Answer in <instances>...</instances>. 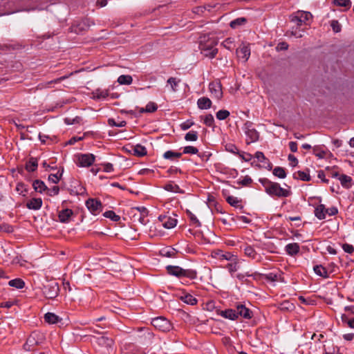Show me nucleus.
Instances as JSON below:
<instances>
[{
    "label": "nucleus",
    "mask_w": 354,
    "mask_h": 354,
    "mask_svg": "<svg viewBox=\"0 0 354 354\" xmlns=\"http://www.w3.org/2000/svg\"><path fill=\"white\" fill-rule=\"evenodd\" d=\"M183 153L186 154H197L198 149L193 146H186L183 148Z\"/></svg>",
    "instance_id": "nucleus-48"
},
{
    "label": "nucleus",
    "mask_w": 354,
    "mask_h": 354,
    "mask_svg": "<svg viewBox=\"0 0 354 354\" xmlns=\"http://www.w3.org/2000/svg\"><path fill=\"white\" fill-rule=\"evenodd\" d=\"M44 340V335L39 331L32 332L28 337L24 345V350L29 351L32 349L35 346L41 344Z\"/></svg>",
    "instance_id": "nucleus-5"
},
{
    "label": "nucleus",
    "mask_w": 354,
    "mask_h": 354,
    "mask_svg": "<svg viewBox=\"0 0 354 354\" xmlns=\"http://www.w3.org/2000/svg\"><path fill=\"white\" fill-rule=\"evenodd\" d=\"M85 204L89 212L93 215H97L102 210L101 202L95 198H88Z\"/></svg>",
    "instance_id": "nucleus-10"
},
{
    "label": "nucleus",
    "mask_w": 354,
    "mask_h": 354,
    "mask_svg": "<svg viewBox=\"0 0 354 354\" xmlns=\"http://www.w3.org/2000/svg\"><path fill=\"white\" fill-rule=\"evenodd\" d=\"M209 89L212 95L217 100H220L223 96L221 84L218 82H211L209 84Z\"/></svg>",
    "instance_id": "nucleus-12"
},
{
    "label": "nucleus",
    "mask_w": 354,
    "mask_h": 354,
    "mask_svg": "<svg viewBox=\"0 0 354 354\" xmlns=\"http://www.w3.org/2000/svg\"><path fill=\"white\" fill-rule=\"evenodd\" d=\"M180 82V80L176 77H169L167 80V84L170 85L171 89L174 92L177 91V87L178 86Z\"/></svg>",
    "instance_id": "nucleus-42"
},
{
    "label": "nucleus",
    "mask_w": 354,
    "mask_h": 354,
    "mask_svg": "<svg viewBox=\"0 0 354 354\" xmlns=\"http://www.w3.org/2000/svg\"><path fill=\"white\" fill-rule=\"evenodd\" d=\"M179 299L188 305L194 306L197 303V299L188 293H184L183 295H180Z\"/></svg>",
    "instance_id": "nucleus-26"
},
{
    "label": "nucleus",
    "mask_w": 354,
    "mask_h": 354,
    "mask_svg": "<svg viewBox=\"0 0 354 354\" xmlns=\"http://www.w3.org/2000/svg\"><path fill=\"white\" fill-rule=\"evenodd\" d=\"M95 161V156L92 153L80 154L77 156V165L82 167L91 166Z\"/></svg>",
    "instance_id": "nucleus-11"
},
{
    "label": "nucleus",
    "mask_w": 354,
    "mask_h": 354,
    "mask_svg": "<svg viewBox=\"0 0 354 354\" xmlns=\"http://www.w3.org/2000/svg\"><path fill=\"white\" fill-rule=\"evenodd\" d=\"M230 115V112L227 110H220L216 114V118L219 120H223L226 119Z\"/></svg>",
    "instance_id": "nucleus-49"
},
{
    "label": "nucleus",
    "mask_w": 354,
    "mask_h": 354,
    "mask_svg": "<svg viewBox=\"0 0 354 354\" xmlns=\"http://www.w3.org/2000/svg\"><path fill=\"white\" fill-rule=\"evenodd\" d=\"M159 220L162 222V226L167 229L174 228L177 225V220L166 216H160Z\"/></svg>",
    "instance_id": "nucleus-18"
},
{
    "label": "nucleus",
    "mask_w": 354,
    "mask_h": 354,
    "mask_svg": "<svg viewBox=\"0 0 354 354\" xmlns=\"http://www.w3.org/2000/svg\"><path fill=\"white\" fill-rule=\"evenodd\" d=\"M313 15L309 12L298 10L290 16V22L293 24L289 32L290 35L296 38H301L304 35V30L301 29L302 25H307L308 21L310 20Z\"/></svg>",
    "instance_id": "nucleus-1"
},
{
    "label": "nucleus",
    "mask_w": 354,
    "mask_h": 354,
    "mask_svg": "<svg viewBox=\"0 0 354 354\" xmlns=\"http://www.w3.org/2000/svg\"><path fill=\"white\" fill-rule=\"evenodd\" d=\"M96 339V342L101 346L105 347L107 349L111 348L113 346V339L111 337H109L104 335H100Z\"/></svg>",
    "instance_id": "nucleus-15"
},
{
    "label": "nucleus",
    "mask_w": 354,
    "mask_h": 354,
    "mask_svg": "<svg viewBox=\"0 0 354 354\" xmlns=\"http://www.w3.org/2000/svg\"><path fill=\"white\" fill-rule=\"evenodd\" d=\"M59 292V287L58 283L52 281H48L47 283L44 285L43 294L48 299L55 298Z\"/></svg>",
    "instance_id": "nucleus-7"
},
{
    "label": "nucleus",
    "mask_w": 354,
    "mask_h": 354,
    "mask_svg": "<svg viewBox=\"0 0 354 354\" xmlns=\"http://www.w3.org/2000/svg\"><path fill=\"white\" fill-rule=\"evenodd\" d=\"M286 252L290 256H294L299 252V245L297 243H288L285 247Z\"/></svg>",
    "instance_id": "nucleus-25"
},
{
    "label": "nucleus",
    "mask_w": 354,
    "mask_h": 354,
    "mask_svg": "<svg viewBox=\"0 0 354 354\" xmlns=\"http://www.w3.org/2000/svg\"><path fill=\"white\" fill-rule=\"evenodd\" d=\"M44 319L46 322L50 324H57L62 321V318H60L58 315L53 313H46L44 315Z\"/></svg>",
    "instance_id": "nucleus-24"
},
{
    "label": "nucleus",
    "mask_w": 354,
    "mask_h": 354,
    "mask_svg": "<svg viewBox=\"0 0 354 354\" xmlns=\"http://www.w3.org/2000/svg\"><path fill=\"white\" fill-rule=\"evenodd\" d=\"M330 26L335 32H339L341 31V26L337 21L333 20L331 21Z\"/></svg>",
    "instance_id": "nucleus-57"
},
{
    "label": "nucleus",
    "mask_w": 354,
    "mask_h": 354,
    "mask_svg": "<svg viewBox=\"0 0 354 354\" xmlns=\"http://www.w3.org/2000/svg\"><path fill=\"white\" fill-rule=\"evenodd\" d=\"M42 200L40 198H33L28 201L26 207L29 209L38 210L41 207Z\"/></svg>",
    "instance_id": "nucleus-21"
},
{
    "label": "nucleus",
    "mask_w": 354,
    "mask_h": 354,
    "mask_svg": "<svg viewBox=\"0 0 354 354\" xmlns=\"http://www.w3.org/2000/svg\"><path fill=\"white\" fill-rule=\"evenodd\" d=\"M236 311L237 317L239 315L245 319H250L252 317V311L243 304H238Z\"/></svg>",
    "instance_id": "nucleus-19"
},
{
    "label": "nucleus",
    "mask_w": 354,
    "mask_h": 354,
    "mask_svg": "<svg viewBox=\"0 0 354 354\" xmlns=\"http://www.w3.org/2000/svg\"><path fill=\"white\" fill-rule=\"evenodd\" d=\"M158 109V106L156 103L153 102H149L145 108H140L139 109V112L140 113H153L155 112Z\"/></svg>",
    "instance_id": "nucleus-30"
},
{
    "label": "nucleus",
    "mask_w": 354,
    "mask_h": 354,
    "mask_svg": "<svg viewBox=\"0 0 354 354\" xmlns=\"http://www.w3.org/2000/svg\"><path fill=\"white\" fill-rule=\"evenodd\" d=\"M133 210H137L139 212V214L137 215V214H134V217H137L138 221L142 224L146 225L148 222V220L147 218L148 216V210L145 207H136L133 209Z\"/></svg>",
    "instance_id": "nucleus-13"
},
{
    "label": "nucleus",
    "mask_w": 354,
    "mask_h": 354,
    "mask_svg": "<svg viewBox=\"0 0 354 354\" xmlns=\"http://www.w3.org/2000/svg\"><path fill=\"white\" fill-rule=\"evenodd\" d=\"M108 123L110 126L118 127H123L127 124L125 121H121L120 123L115 122V121L113 119H109Z\"/></svg>",
    "instance_id": "nucleus-54"
},
{
    "label": "nucleus",
    "mask_w": 354,
    "mask_h": 354,
    "mask_svg": "<svg viewBox=\"0 0 354 354\" xmlns=\"http://www.w3.org/2000/svg\"><path fill=\"white\" fill-rule=\"evenodd\" d=\"M244 253L247 257H248L252 259L257 260V261H260L261 259V255L259 254L254 250V249L250 245H247L245 247Z\"/></svg>",
    "instance_id": "nucleus-22"
},
{
    "label": "nucleus",
    "mask_w": 354,
    "mask_h": 354,
    "mask_svg": "<svg viewBox=\"0 0 354 354\" xmlns=\"http://www.w3.org/2000/svg\"><path fill=\"white\" fill-rule=\"evenodd\" d=\"M313 270H314L315 274H317L318 276H320L324 278L328 277V272H327L326 269L324 267H323L322 266H321V265L315 266L314 267Z\"/></svg>",
    "instance_id": "nucleus-36"
},
{
    "label": "nucleus",
    "mask_w": 354,
    "mask_h": 354,
    "mask_svg": "<svg viewBox=\"0 0 354 354\" xmlns=\"http://www.w3.org/2000/svg\"><path fill=\"white\" fill-rule=\"evenodd\" d=\"M187 214L193 224H194L196 227H199L201 225L200 221L191 211L187 210Z\"/></svg>",
    "instance_id": "nucleus-50"
},
{
    "label": "nucleus",
    "mask_w": 354,
    "mask_h": 354,
    "mask_svg": "<svg viewBox=\"0 0 354 354\" xmlns=\"http://www.w3.org/2000/svg\"><path fill=\"white\" fill-rule=\"evenodd\" d=\"M37 167V160L34 158H30L29 161L26 164V169L28 171H34Z\"/></svg>",
    "instance_id": "nucleus-40"
},
{
    "label": "nucleus",
    "mask_w": 354,
    "mask_h": 354,
    "mask_svg": "<svg viewBox=\"0 0 354 354\" xmlns=\"http://www.w3.org/2000/svg\"><path fill=\"white\" fill-rule=\"evenodd\" d=\"M102 165L104 167V171L109 173L113 171V165L109 162L102 163Z\"/></svg>",
    "instance_id": "nucleus-60"
},
{
    "label": "nucleus",
    "mask_w": 354,
    "mask_h": 354,
    "mask_svg": "<svg viewBox=\"0 0 354 354\" xmlns=\"http://www.w3.org/2000/svg\"><path fill=\"white\" fill-rule=\"evenodd\" d=\"M273 174L279 178L283 179L286 177V172L283 167H276L272 171Z\"/></svg>",
    "instance_id": "nucleus-39"
},
{
    "label": "nucleus",
    "mask_w": 354,
    "mask_h": 354,
    "mask_svg": "<svg viewBox=\"0 0 354 354\" xmlns=\"http://www.w3.org/2000/svg\"><path fill=\"white\" fill-rule=\"evenodd\" d=\"M166 269L168 273L171 275L178 277H185L191 279L196 277V272L191 269H183L177 266H167Z\"/></svg>",
    "instance_id": "nucleus-4"
},
{
    "label": "nucleus",
    "mask_w": 354,
    "mask_h": 354,
    "mask_svg": "<svg viewBox=\"0 0 354 354\" xmlns=\"http://www.w3.org/2000/svg\"><path fill=\"white\" fill-rule=\"evenodd\" d=\"M245 21H246L245 19L243 18V17L234 19L230 22V27L232 28H236L238 26L244 24L245 22Z\"/></svg>",
    "instance_id": "nucleus-51"
},
{
    "label": "nucleus",
    "mask_w": 354,
    "mask_h": 354,
    "mask_svg": "<svg viewBox=\"0 0 354 354\" xmlns=\"http://www.w3.org/2000/svg\"><path fill=\"white\" fill-rule=\"evenodd\" d=\"M342 249L345 252L348 254H352L354 251L353 246L348 243H344L342 245Z\"/></svg>",
    "instance_id": "nucleus-59"
},
{
    "label": "nucleus",
    "mask_w": 354,
    "mask_h": 354,
    "mask_svg": "<svg viewBox=\"0 0 354 354\" xmlns=\"http://www.w3.org/2000/svg\"><path fill=\"white\" fill-rule=\"evenodd\" d=\"M8 284L12 286V287H15L17 289H21V288H23L24 287V282L23 280H21V279H12V280H10L9 282H8Z\"/></svg>",
    "instance_id": "nucleus-41"
},
{
    "label": "nucleus",
    "mask_w": 354,
    "mask_h": 354,
    "mask_svg": "<svg viewBox=\"0 0 354 354\" xmlns=\"http://www.w3.org/2000/svg\"><path fill=\"white\" fill-rule=\"evenodd\" d=\"M32 186L34 189L39 193H42L47 189V187L46 186L45 183L39 180H35L33 182Z\"/></svg>",
    "instance_id": "nucleus-34"
},
{
    "label": "nucleus",
    "mask_w": 354,
    "mask_h": 354,
    "mask_svg": "<svg viewBox=\"0 0 354 354\" xmlns=\"http://www.w3.org/2000/svg\"><path fill=\"white\" fill-rule=\"evenodd\" d=\"M59 188L57 186H53L51 189H48V194L50 196H56L59 194Z\"/></svg>",
    "instance_id": "nucleus-61"
},
{
    "label": "nucleus",
    "mask_w": 354,
    "mask_h": 354,
    "mask_svg": "<svg viewBox=\"0 0 354 354\" xmlns=\"http://www.w3.org/2000/svg\"><path fill=\"white\" fill-rule=\"evenodd\" d=\"M218 39L214 35H204L200 37L199 48L201 53L206 57L213 59L218 53Z\"/></svg>",
    "instance_id": "nucleus-2"
},
{
    "label": "nucleus",
    "mask_w": 354,
    "mask_h": 354,
    "mask_svg": "<svg viewBox=\"0 0 354 354\" xmlns=\"http://www.w3.org/2000/svg\"><path fill=\"white\" fill-rule=\"evenodd\" d=\"M254 157L257 159L258 162L262 163L261 167L264 168L271 169V164L268 158H266L264 154L261 151H257L255 153Z\"/></svg>",
    "instance_id": "nucleus-23"
},
{
    "label": "nucleus",
    "mask_w": 354,
    "mask_h": 354,
    "mask_svg": "<svg viewBox=\"0 0 354 354\" xmlns=\"http://www.w3.org/2000/svg\"><path fill=\"white\" fill-rule=\"evenodd\" d=\"M182 156L181 153L175 152L173 151H167L163 154V158L167 160H174L175 158H179Z\"/></svg>",
    "instance_id": "nucleus-37"
},
{
    "label": "nucleus",
    "mask_w": 354,
    "mask_h": 354,
    "mask_svg": "<svg viewBox=\"0 0 354 354\" xmlns=\"http://www.w3.org/2000/svg\"><path fill=\"white\" fill-rule=\"evenodd\" d=\"M225 268L228 270L231 275L236 272L240 268V263L241 260L238 258L236 255H234V259L230 260Z\"/></svg>",
    "instance_id": "nucleus-17"
},
{
    "label": "nucleus",
    "mask_w": 354,
    "mask_h": 354,
    "mask_svg": "<svg viewBox=\"0 0 354 354\" xmlns=\"http://www.w3.org/2000/svg\"><path fill=\"white\" fill-rule=\"evenodd\" d=\"M197 104L201 109H207L212 106V101L206 97H201L197 101Z\"/></svg>",
    "instance_id": "nucleus-27"
},
{
    "label": "nucleus",
    "mask_w": 354,
    "mask_h": 354,
    "mask_svg": "<svg viewBox=\"0 0 354 354\" xmlns=\"http://www.w3.org/2000/svg\"><path fill=\"white\" fill-rule=\"evenodd\" d=\"M337 212L338 210L337 207H331L326 208L325 205L323 204L319 205L315 209V215L319 220L324 219L326 214L329 216H334L337 214Z\"/></svg>",
    "instance_id": "nucleus-8"
},
{
    "label": "nucleus",
    "mask_w": 354,
    "mask_h": 354,
    "mask_svg": "<svg viewBox=\"0 0 354 354\" xmlns=\"http://www.w3.org/2000/svg\"><path fill=\"white\" fill-rule=\"evenodd\" d=\"M334 3L337 6L344 7L346 9H348L351 6V0H334Z\"/></svg>",
    "instance_id": "nucleus-44"
},
{
    "label": "nucleus",
    "mask_w": 354,
    "mask_h": 354,
    "mask_svg": "<svg viewBox=\"0 0 354 354\" xmlns=\"http://www.w3.org/2000/svg\"><path fill=\"white\" fill-rule=\"evenodd\" d=\"M132 82L133 78L129 75H122L118 78V82L121 85H129Z\"/></svg>",
    "instance_id": "nucleus-35"
},
{
    "label": "nucleus",
    "mask_w": 354,
    "mask_h": 354,
    "mask_svg": "<svg viewBox=\"0 0 354 354\" xmlns=\"http://www.w3.org/2000/svg\"><path fill=\"white\" fill-rule=\"evenodd\" d=\"M194 124V122L193 121L187 120L180 124V128L182 130L185 131V130L189 129Z\"/></svg>",
    "instance_id": "nucleus-58"
},
{
    "label": "nucleus",
    "mask_w": 354,
    "mask_h": 354,
    "mask_svg": "<svg viewBox=\"0 0 354 354\" xmlns=\"http://www.w3.org/2000/svg\"><path fill=\"white\" fill-rule=\"evenodd\" d=\"M239 156L245 162L250 161L252 159V156L248 153H243Z\"/></svg>",
    "instance_id": "nucleus-63"
},
{
    "label": "nucleus",
    "mask_w": 354,
    "mask_h": 354,
    "mask_svg": "<svg viewBox=\"0 0 354 354\" xmlns=\"http://www.w3.org/2000/svg\"><path fill=\"white\" fill-rule=\"evenodd\" d=\"M204 124L208 127H213L214 124V119L212 114H207L204 117Z\"/></svg>",
    "instance_id": "nucleus-47"
},
{
    "label": "nucleus",
    "mask_w": 354,
    "mask_h": 354,
    "mask_svg": "<svg viewBox=\"0 0 354 354\" xmlns=\"http://www.w3.org/2000/svg\"><path fill=\"white\" fill-rule=\"evenodd\" d=\"M165 189L168 192H171L174 193L180 192V189L178 185L174 183H169L165 186Z\"/></svg>",
    "instance_id": "nucleus-45"
},
{
    "label": "nucleus",
    "mask_w": 354,
    "mask_h": 354,
    "mask_svg": "<svg viewBox=\"0 0 354 354\" xmlns=\"http://www.w3.org/2000/svg\"><path fill=\"white\" fill-rule=\"evenodd\" d=\"M219 315L226 319H229L231 320H234L237 318L236 311V310H233V309H227L225 310H221L219 313Z\"/></svg>",
    "instance_id": "nucleus-28"
},
{
    "label": "nucleus",
    "mask_w": 354,
    "mask_h": 354,
    "mask_svg": "<svg viewBox=\"0 0 354 354\" xmlns=\"http://www.w3.org/2000/svg\"><path fill=\"white\" fill-rule=\"evenodd\" d=\"M314 153L319 158H324L325 157L326 152L324 151H318L317 149H314Z\"/></svg>",
    "instance_id": "nucleus-64"
},
{
    "label": "nucleus",
    "mask_w": 354,
    "mask_h": 354,
    "mask_svg": "<svg viewBox=\"0 0 354 354\" xmlns=\"http://www.w3.org/2000/svg\"><path fill=\"white\" fill-rule=\"evenodd\" d=\"M342 320L343 322L346 323L350 328H354V317L348 319L346 315H342Z\"/></svg>",
    "instance_id": "nucleus-53"
},
{
    "label": "nucleus",
    "mask_w": 354,
    "mask_h": 354,
    "mask_svg": "<svg viewBox=\"0 0 354 354\" xmlns=\"http://www.w3.org/2000/svg\"><path fill=\"white\" fill-rule=\"evenodd\" d=\"M259 183L265 187L266 192L270 196L286 198L291 194L289 189H284L279 183L272 182L268 178H260Z\"/></svg>",
    "instance_id": "nucleus-3"
},
{
    "label": "nucleus",
    "mask_w": 354,
    "mask_h": 354,
    "mask_svg": "<svg viewBox=\"0 0 354 354\" xmlns=\"http://www.w3.org/2000/svg\"><path fill=\"white\" fill-rule=\"evenodd\" d=\"M106 218H109L113 221H118L120 219V216L117 215L113 211L109 210L104 213Z\"/></svg>",
    "instance_id": "nucleus-46"
},
{
    "label": "nucleus",
    "mask_w": 354,
    "mask_h": 354,
    "mask_svg": "<svg viewBox=\"0 0 354 354\" xmlns=\"http://www.w3.org/2000/svg\"><path fill=\"white\" fill-rule=\"evenodd\" d=\"M16 191L19 194H21V195H25L26 193L27 192V189L26 187V185L22 183H17V187H16Z\"/></svg>",
    "instance_id": "nucleus-52"
},
{
    "label": "nucleus",
    "mask_w": 354,
    "mask_h": 354,
    "mask_svg": "<svg viewBox=\"0 0 354 354\" xmlns=\"http://www.w3.org/2000/svg\"><path fill=\"white\" fill-rule=\"evenodd\" d=\"M293 176L296 179H299L304 181H310L311 178L308 172L304 171H299L293 174Z\"/></svg>",
    "instance_id": "nucleus-32"
},
{
    "label": "nucleus",
    "mask_w": 354,
    "mask_h": 354,
    "mask_svg": "<svg viewBox=\"0 0 354 354\" xmlns=\"http://www.w3.org/2000/svg\"><path fill=\"white\" fill-rule=\"evenodd\" d=\"M151 324L162 331H169L171 328L169 321L162 317L153 318L151 320Z\"/></svg>",
    "instance_id": "nucleus-9"
},
{
    "label": "nucleus",
    "mask_w": 354,
    "mask_h": 354,
    "mask_svg": "<svg viewBox=\"0 0 354 354\" xmlns=\"http://www.w3.org/2000/svg\"><path fill=\"white\" fill-rule=\"evenodd\" d=\"M186 141H196L198 140V133L195 131H190L185 136Z\"/></svg>",
    "instance_id": "nucleus-43"
},
{
    "label": "nucleus",
    "mask_w": 354,
    "mask_h": 354,
    "mask_svg": "<svg viewBox=\"0 0 354 354\" xmlns=\"http://www.w3.org/2000/svg\"><path fill=\"white\" fill-rule=\"evenodd\" d=\"M133 153L138 156H143L147 154V149L141 145H136L133 147Z\"/></svg>",
    "instance_id": "nucleus-38"
},
{
    "label": "nucleus",
    "mask_w": 354,
    "mask_h": 354,
    "mask_svg": "<svg viewBox=\"0 0 354 354\" xmlns=\"http://www.w3.org/2000/svg\"><path fill=\"white\" fill-rule=\"evenodd\" d=\"M62 174H50L48 176V180L53 183H57L60 179Z\"/></svg>",
    "instance_id": "nucleus-55"
},
{
    "label": "nucleus",
    "mask_w": 354,
    "mask_h": 354,
    "mask_svg": "<svg viewBox=\"0 0 354 354\" xmlns=\"http://www.w3.org/2000/svg\"><path fill=\"white\" fill-rule=\"evenodd\" d=\"M339 180L344 188L349 189L351 187L352 178L349 176L341 174Z\"/></svg>",
    "instance_id": "nucleus-29"
},
{
    "label": "nucleus",
    "mask_w": 354,
    "mask_h": 354,
    "mask_svg": "<svg viewBox=\"0 0 354 354\" xmlns=\"http://www.w3.org/2000/svg\"><path fill=\"white\" fill-rule=\"evenodd\" d=\"M252 182V178L250 176H246L242 180H239L238 184L241 185L243 186H246L250 185Z\"/></svg>",
    "instance_id": "nucleus-56"
},
{
    "label": "nucleus",
    "mask_w": 354,
    "mask_h": 354,
    "mask_svg": "<svg viewBox=\"0 0 354 354\" xmlns=\"http://www.w3.org/2000/svg\"><path fill=\"white\" fill-rule=\"evenodd\" d=\"M212 257L218 260H233L234 259V254L230 252H223L222 250L214 251L212 254Z\"/></svg>",
    "instance_id": "nucleus-20"
},
{
    "label": "nucleus",
    "mask_w": 354,
    "mask_h": 354,
    "mask_svg": "<svg viewBox=\"0 0 354 354\" xmlns=\"http://www.w3.org/2000/svg\"><path fill=\"white\" fill-rule=\"evenodd\" d=\"M243 130L246 136L247 144L254 142L259 139V133L254 129L252 122L247 121L243 127Z\"/></svg>",
    "instance_id": "nucleus-6"
},
{
    "label": "nucleus",
    "mask_w": 354,
    "mask_h": 354,
    "mask_svg": "<svg viewBox=\"0 0 354 354\" xmlns=\"http://www.w3.org/2000/svg\"><path fill=\"white\" fill-rule=\"evenodd\" d=\"M73 215V212L71 209H64L59 212L58 218L61 223H67L71 220V217Z\"/></svg>",
    "instance_id": "nucleus-14"
},
{
    "label": "nucleus",
    "mask_w": 354,
    "mask_h": 354,
    "mask_svg": "<svg viewBox=\"0 0 354 354\" xmlns=\"http://www.w3.org/2000/svg\"><path fill=\"white\" fill-rule=\"evenodd\" d=\"M109 95V92L106 90L97 88L93 92V97L94 99H105Z\"/></svg>",
    "instance_id": "nucleus-33"
},
{
    "label": "nucleus",
    "mask_w": 354,
    "mask_h": 354,
    "mask_svg": "<svg viewBox=\"0 0 354 354\" xmlns=\"http://www.w3.org/2000/svg\"><path fill=\"white\" fill-rule=\"evenodd\" d=\"M226 201L230 205H232L234 207L239 208V209L243 208V205L241 204V201L239 200L237 197H235L233 196H229L226 198Z\"/></svg>",
    "instance_id": "nucleus-31"
},
{
    "label": "nucleus",
    "mask_w": 354,
    "mask_h": 354,
    "mask_svg": "<svg viewBox=\"0 0 354 354\" xmlns=\"http://www.w3.org/2000/svg\"><path fill=\"white\" fill-rule=\"evenodd\" d=\"M288 159L290 161V164L292 167H295L298 164V160L294 155L289 154Z\"/></svg>",
    "instance_id": "nucleus-62"
},
{
    "label": "nucleus",
    "mask_w": 354,
    "mask_h": 354,
    "mask_svg": "<svg viewBox=\"0 0 354 354\" xmlns=\"http://www.w3.org/2000/svg\"><path fill=\"white\" fill-rule=\"evenodd\" d=\"M236 55L240 59L244 62L248 61L250 55V48L249 46L243 45L236 50Z\"/></svg>",
    "instance_id": "nucleus-16"
}]
</instances>
